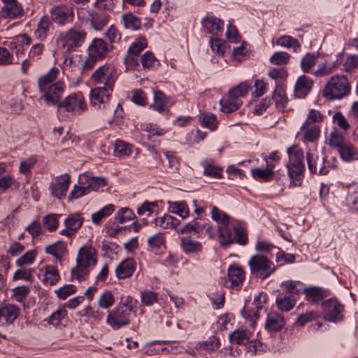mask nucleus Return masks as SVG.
I'll return each instance as SVG.
<instances>
[{"label": "nucleus", "instance_id": "nucleus-1", "mask_svg": "<svg viewBox=\"0 0 358 358\" xmlns=\"http://www.w3.org/2000/svg\"><path fill=\"white\" fill-rule=\"evenodd\" d=\"M59 74V69L52 67L45 74L39 77L38 85L39 92L41 93L40 101L48 106H57L59 112L66 117L80 115L87 109L83 94L80 92L71 94L60 101L65 85L57 80Z\"/></svg>", "mask_w": 358, "mask_h": 358}, {"label": "nucleus", "instance_id": "nucleus-2", "mask_svg": "<svg viewBox=\"0 0 358 358\" xmlns=\"http://www.w3.org/2000/svg\"><path fill=\"white\" fill-rule=\"evenodd\" d=\"M211 218L218 224V241L223 248H229L233 243L246 245L248 234L242 223L229 217L216 206L211 207Z\"/></svg>", "mask_w": 358, "mask_h": 358}, {"label": "nucleus", "instance_id": "nucleus-3", "mask_svg": "<svg viewBox=\"0 0 358 358\" xmlns=\"http://www.w3.org/2000/svg\"><path fill=\"white\" fill-rule=\"evenodd\" d=\"M96 251L91 245L79 248L76 258V266L71 271V279L82 281L96 264Z\"/></svg>", "mask_w": 358, "mask_h": 358}, {"label": "nucleus", "instance_id": "nucleus-4", "mask_svg": "<svg viewBox=\"0 0 358 358\" xmlns=\"http://www.w3.org/2000/svg\"><path fill=\"white\" fill-rule=\"evenodd\" d=\"M350 92V85L344 75L336 74L327 82L322 92L324 97L329 100H339Z\"/></svg>", "mask_w": 358, "mask_h": 358}, {"label": "nucleus", "instance_id": "nucleus-5", "mask_svg": "<svg viewBox=\"0 0 358 358\" xmlns=\"http://www.w3.org/2000/svg\"><path fill=\"white\" fill-rule=\"evenodd\" d=\"M289 164L287 165L288 174L293 186H300L302 180L303 172L305 170L303 152L297 146H292L287 149Z\"/></svg>", "mask_w": 358, "mask_h": 358}, {"label": "nucleus", "instance_id": "nucleus-6", "mask_svg": "<svg viewBox=\"0 0 358 358\" xmlns=\"http://www.w3.org/2000/svg\"><path fill=\"white\" fill-rule=\"evenodd\" d=\"M248 265L251 275L259 279L268 278L276 268L271 257L262 255H252Z\"/></svg>", "mask_w": 358, "mask_h": 358}, {"label": "nucleus", "instance_id": "nucleus-7", "mask_svg": "<svg viewBox=\"0 0 358 358\" xmlns=\"http://www.w3.org/2000/svg\"><path fill=\"white\" fill-rule=\"evenodd\" d=\"M86 37V32L74 25L66 32H61L56 37V43L70 52L82 45Z\"/></svg>", "mask_w": 358, "mask_h": 358}, {"label": "nucleus", "instance_id": "nucleus-8", "mask_svg": "<svg viewBox=\"0 0 358 358\" xmlns=\"http://www.w3.org/2000/svg\"><path fill=\"white\" fill-rule=\"evenodd\" d=\"M117 78V73L113 64H105L97 68L92 74L91 80L94 84L103 85V88L113 90Z\"/></svg>", "mask_w": 358, "mask_h": 358}, {"label": "nucleus", "instance_id": "nucleus-9", "mask_svg": "<svg viewBox=\"0 0 358 358\" xmlns=\"http://www.w3.org/2000/svg\"><path fill=\"white\" fill-rule=\"evenodd\" d=\"M77 16L79 20L89 23L90 27L96 31H101L108 22V15L105 13H99L84 8L77 10Z\"/></svg>", "mask_w": 358, "mask_h": 358}, {"label": "nucleus", "instance_id": "nucleus-10", "mask_svg": "<svg viewBox=\"0 0 358 358\" xmlns=\"http://www.w3.org/2000/svg\"><path fill=\"white\" fill-rule=\"evenodd\" d=\"M131 313L115 306L108 311L106 322L113 329L117 330L130 324Z\"/></svg>", "mask_w": 358, "mask_h": 358}, {"label": "nucleus", "instance_id": "nucleus-11", "mask_svg": "<svg viewBox=\"0 0 358 358\" xmlns=\"http://www.w3.org/2000/svg\"><path fill=\"white\" fill-rule=\"evenodd\" d=\"M325 320L337 323L343 320V306L336 299H329L322 303Z\"/></svg>", "mask_w": 358, "mask_h": 358}, {"label": "nucleus", "instance_id": "nucleus-12", "mask_svg": "<svg viewBox=\"0 0 358 358\" xmlns=\"http://www.w3.org/2000/svg\"><path fill=\"white\" fill-rule=\"evenodd\" d=\"M52 20L58 26L63 27L73 21L74 12L71 7L57 5L50 10Z\"/></svg>", "mask_w": 358, "mask_h": 358}, {"label": "nucleus", "instance_id": "nucleus-13", "mask_svg": "<svg viewBox=\"0 0 358 358\" xmlns=\"http://www.w3.org/2000/svg\"><path fill=\"white\" fill-rule=\"evenodd\" d=\"M113 90L101 87H95L90 91V103L99 110H108L110 107L109 100Z\"/></svg>", "mask_w": 358, "mask_h": 358}, {"label": "nucleus", "instance_id": "nucleus-14", "mask_svg": "<svg viewBox=\"0 0 358 358\" xmlns=\"http://www.w3.org/2000/svg\"><path fill=\"white\" fill-rule=\"evenodd\" d=\"M147 47L145 38L139 37L131 43L127 50V55L124 59L127 68L136 67L138 65V56Z\"/></svg>", "mask_w": 358, "mask_h": 358}, {"label": "nucleus", "instance_id": "nucleus-15", "mask_svg": "<svg viewBox=\"0 0 358 358\" xmlns=\"http://www.w3.org/2000/svg\"><path fill=\"white\" fill-rule=\"evenodd\" d=\"M267 301L268 295L264 292L259 293L253 299V305L256 310H246L245 307L241 310V315L248 320L250 326L254 327L256 320L259 318V310L264 308Z\"/></svg>", "mask_w": 358, "mask_h": 358}, {"label": "nucleus", "instance_id": "nucleus-16", "mask_svg": "<svg viewBox=\"0 0 358 358\" xmlns=\"http://www.w3.org/2000/svg\"><path fill=\"white\" fill-rule=\"evenodd\" d=\"M245 273L241 266L236 264L230 265L227 270V280L225 282V286L233 290H239L241 289Z\"/></svg>", "mask_w": 358, "mask_h": 358}, {"label": "nucleus", "instance_id": "nucleus-17", "mask_svg": "<svg viewBox=\"0 0 358 358\" xmlns=\"http://www.w3.org/2000/svg\"><path fill=\"white\" fill-rule=\"evenodd\" d=\"M84 218L80 213L69 215L64 222L65 229H62L59 234L66 237H71L81 227Z\"/></svg>", "mask_w": 358, "mask_h": 358}, {"label": "nucleus", "instance_id": "nucleus-18", "mask_svg": "<svg viewBox=\"0 0 358 358\" xmlns=\"http://www.w3.org/2000/svg\"><path fill=\"white\" fill-rule=\"evenodd\" d=\"M20 308L14 304H5L0 306V325L10 324L18 317Z\"/></svg>", "mask_w": 358, "mask_h": 358}, {"label": "nucleus", "instance_id": "nucleus-19", "mask_svg": "<svg viewBox=\"0 0 358 358\" xmlns=\"http://www.w3.org/2000/svg\"><path fill=\"white\" fill-rule=\"evenodd\" d=\"M70 182V176L68 174L57 177L50 185L51 194L57 199H62L66 195Z\"/></svg>", "mask_w": 358, "mask_h": 358}, {"label": "nucleus", "instance_id": "nucleus-20", "mask_svg": "<svg viewBox=\"0 0 358 358\" xmlns=\"http://www.w3.org/2000/svg\"><path fill=\"white\" fill-rule=\"evenodd\" d=\"M336 57L337 59L336 61L320 63L317 69L313 72V75L316 78H322L331 74L338 69L342 59L344 57V54L343 52H340Z\"/></svg>", "mask_w": 358, "mask_h": 358}, {"label": "nucleus", "instance_id": "nucleus-21", "mask_svg": "<svg viewBox=\"0 0 358 358\" xmlns=\"http://www.w3.org/2000/svg\"><path fill=\"white\" fill-rule=\"evenodd\" d=\"M172 106L171 99L160 91L153 92V103L149 108L161 114H164L169 110Z\"/></svg>", "mask_w": 358, "mask_h": 358}, {"label": "nucleus", "instance_id": "nucleus-22", "mask_svg": "<svg viewBox=\"0 0 358 358\" xmlns=\"http://www.w3.org/2000/svg\"><path fill=\"white\" fill-rule=\"evenodd\" d=\"M297 136L301 138L303 143H314L320 136V128L317 124H308L303 123L297 133Z\"/></svg>", "mask_w": 358, "mask_h": 358}, {"label": "nucleus", "instance_id": "nucleus-23", "mask_svg": "<svg viewBox=\"0 0 358 358\" xmlns=\"http://www.w3.org/2000/svg\"><path fill=\"white\" fill-rule=\"evenodd\" d=\"M182 251L187 255H197L202 251V243L191 236H183L180 239Z\"/></svg>", "mask_w": 358, "mask_h": 358}, {"label": "nucleus", "instance_id": "nucleus-24", "mask_svg": "<svg viewBox=\"0 0 358 358\" xmlns=\"http://www.w3.org/2000/svg\"><path fill=\"white\" fill-rule=\"evenodd\" d=\"M38 278L45 285H55L60 278L58 269L52 265H48L42 268Z\"/></svg>", "mask_w": 358, "mask_h": 358}, {"label": "nucleus", "instance_id": "nucleus-25", "mask_svg": "<svg viewBox=\"0 0 358 358\" xmlns=\"http://www.w3.org/2000/svg\"><path fill=\"white\" fill-rule=\"evenodd\" d=\"M136 262L132 258H127L120 262L115 268V275L118 279L129 278L136 269Z\"/></svg>", "mask_w": 358, "mask_h": 358}, {"label": "nucleus", "instance_id": "nucleus-26", "mask_svg": "<svg viewBox=\"0 0 358 358\" xmlns=\"http://www.w3.org/2000/svg\"><path fill=\"white\" fill-rule=\"evenodd\" d=\"M285 324L284 317L276 312H271L267 315L265 329L268 332H277L280 331Z\"/></svg>", "mask_w": 358, "mask_h": 358}, {"label": "nucleus", "instance_id": "nucleus-27", "mask_svg": "<svg viewBox=\"0 0 358 358\" xmlns=\"http://www.w3.org/2000/svg\"><path fill=\"white\" fill-rule=\"evenodd\" d=\"M2 11L8 17L16 18L23 15L24 10L17 0H1Z\"/></svg>", "mask_w": 358, "mask_h": 358}, {"label": "nucleus", "instance_id": "nucleus-28", "mask_svg": "<svg viewBox=\"0 0 358 358\" xmlns=\"http://www.w3.org/2000/svg\"><path fill=\"white\" fill-rule=\"evenodd\" d=\"M204 29L212 35H222L224 30V22L216 17H208L202 20Z\"/></svg>", "mask_w": 358, "mask_h": 358}, {"label": "nucleus", "instance_id": "nucleus-29", "mask_svg": "<svg viewBox=\"0 0 358 358\" xmlns=\"http://www.w3.org/2000/svg\"><path fill=\"white\" fill-rule=\"evenodd\" d=\"M313 85V80L306 76H300L295 85V95L296 97L305 98L310 92Z\"/></svg>", "mask_w": 358, "mask_h": 358}, {"label": "nucleus", "instance_id": "nucleus-30", "mask_svg": "<svg viewBox=\"0 0 358 358\" xmlns=\"http://www.w3.org/2000/svg\"><path fill=\"white\" fill-rule=\"evenodd\" d=\"M50 26L51 21L48 16H42L34 31V38L40 41H45L49 33Z\"/></svg>", "mask_w": 358, "mask_h": 358}, {"label": "nucleus", "instance_id": "nucleus-31", "mask_svg": "<svg viewBox=\"0 0 358 358\" xmlns=\"http://www.w3.org/2000/svg\"><path fill=\"white\" fill-rule=\"evenodd\" d=\"M167 204L169 213L177 215L182 220H185L189 216V209L185 201H169Z\"/></svg>", "mask_w": 358, "mask_h": 358}, {"label": "nucleus", "instance_id": "nucleus-32", "mask_svg": "<svg viewBox=\"0 0 358 358\" xmlns=\"http://www.w3.org/2000/svg\"><path fill=\"white\" fill-rule=\"evenodd\" d=\"M243 104L242 100L237 99L228 93L227 97L220 101V110L224 113H231L237 110Z\"/></svg>", "mask_w": 358, "mask_h": 358}, {"label": "nucleus", "instance_id": "nucleus-33", "mask_svg": "<svg viewBox=\"0 0 358 358\" xmlns=\"http://www.w3.org/2000/svg\"><path fill=\"white\" fill-rule=\"evenodd\" d=\"M31 38L26 34L16 36L10 42V46L15 50L17 56L23 54L24 50L31 45Z\"/></svg>", "mask_w": 358, "mask_h": 358}, {"label": "nucleus", "instance_id": "nucleus-34", "mask_svg": "<svg viewBox=\"0 0 358 358\" xmlns=\"http://www.w3.org/2000/svg\"><path fill=\"white\" fill-rule=\"evenodd\" d=\"M318 58V54L315 52H308L305 54L301 58L300 61V66L303 73H311L313 75V72L315 69V66L317 64Z\"/></svg>", "mask_w": 358, "mask_h": 358}, {"label": "nucleus", "instance_id": "nucleus-35", "mask_svg": "<svg viewBox=\"0 0 358 358\" xmlns=\"http://www.w3.org/2000/svg\"><path fill=\"white\" fill-rule=\"evenodd\" d=\"M304 294L307 301L318 303L327 296L326 290L318 286L306 287Z\"/></svg>", "mask_w": 358, "mask_h": 358}, {"label": "nucleus", "instance_id": "nucleus-36", "mask_svg": "<svg viewBox=\"0 0 358 358\" xmlns=\"http://www.w3.org/2000/svg\"><path fill=\"white\" fill-rule=\"evenodd\" d=\"M108 52V48L105 41L101 38H96L89 48V53L92 57L99 59L105 57Z\"/></svg>", "mask_w": 358, "mask_h": 358}, {"label": "nucleus", "instance_id": "nucleus-37", "mask_svg": "<svg viewBox=\"0 0 358 358\" xmlns=\"http://www.w3.org/2000/svg\"><path fill=\"white\" fill-rule=\"evenodd\" d=\"M252 332L248 329H236L229 335V341L236 345H246L250 340Z\"/></svg>", "mask_w": 358, "mask_h": 358}, {"label": "nucleus", "instance_id": "nucleus-38", "mask_svg": "<svg viewBox=\"0 0 358 358\" xmlns=\"http://www.w3.org/2000/svg\"><path fill=\"white\" fill-rule=\"evenodd\" d=\"M276 44L287 49L292 48L295 53L299 52L301 50V45L299 41L289 35L280 36L276 41Z\"/></svg>", "mask_w": 358, "mask_h": 358}, {"label": "nucleus", "instance_id": "nucleus-39", "mask_svg": "<svg viewBox=\"0 0 358 358\" xmlns=\"http://www.w3.org/2000/svg\"><path fill=\"white\" fill-rule=\"evenodd\" d=\"M338 152L341 159L345 162H352L358 159V150L349 142H345L338 149Z\"/></svg>", "mask_w": 358, "mask_h": 358}, {"label": "nucleus", "instance_id": "nucleus-40", "mask_svg": "<svg viewBox=\"0 0 358 358\" xmlns=\"http://www.w3.org/2000/svg\"><path fill=\"white\" fill-rule=\"evenodd\" d=\"M115 210V206L113 204H107L99 209L98 211L94 213L91 215V220L93 224L96 225L100 224L102 220L110 216Z\"/></svg>", "mask_w": 358, "mask_h": 358}, {"label": "nucleus", "instance_id": "nucleus-41", "mask_svg": "<svg viewBox=\"0 0 358 358\" xmlns=\"http://www.w3.org/2000/svg\"><path fill=\"white\" fill-rule=\"evenodd\" d=\"M275 302L278 309L284 312L289 311L295 305L294 296L288 294L278 295Z\"/></svg>", "mask_w": 358, "mask_h": 358}, {"label": "nucleus", "instance_id": "nucleus-42", "mask_svg": "<svg viewBox=\"0 0 358 358\" xmlns=\"http://www.w3.org/2000/svg\"><path fill=\"white\" fill-rule=\"evenodd\" d=\"M154 222L156 226H159L164 229H175L180 223L179 220L169 214L155 219Z\"/></svg>", "mask_w": 358, "mask_h": 358}, {"label": "nucleus", "instance_id": "nucleus-43", "mask_svg": "<svg viewBox=\"0 0 358 358\" xmlns=\"http://www.w3.org/2000/svg\"><path fill=\"white\" fill-rule=\"evenodd\" d=\"M159 206L157 201H145L137 208V213L140 216L149 217L152 214L157 213Z\"/></svg>", "mask_w": 358, "mask_h": 358}, {"label": "nucleus", "instance_id": "nucleus-44", "mask_svg": "<svg viewBox=\"0 0 358 358\" xmlns=\"http://www.w3.org/2000/svg\"><path fill=\"white\" fill-rule=\"evenodd\" d=\"M80 180H85L90 190L98 191L106 185V180L102 177L84 175L80 177Z\"/></svg>", "mask_w": 358, "mask_h": 358}, {"label": "nucleus", "instance_id": "nucleus-45", "mask_svg": "<svg viewBox=\"0 0 358 358\" xmlns=\"http://www.w3.org/2000/svg\"><path fill=\"white\" fill-rule=\"evenodd\" d=\"M45 252L61 260L66 252V244L63 241H57L45 247Z\"/></svg>", "mask_w": 358, "mask_h": 358}, {"label": "nucleus", "instance_id": "nucleus-46", "mask_svg": "<svg viewBox=\"0 0 358 358\" xmlns=\"http://www.w3.org/2000/svg\"><path fill=\"white\" fill-rule=\"evenodd\" d=\"M115 296L110 290L103 291L97 299V305L99 308L109 309L115 303Z\"/></svg>", "mask_w": 358, "mask_h": 358}, {"label": "nucleus", "instance_id": "nucleus-47", "mask_svg": "<svg viewBox=\"0 0 358 358\" xmlns=\"http://www.w3.org/2000/svg\"><path fill=\"white\" fill-rule=\"evenodd\" d=\"M142 130L147 133L148 138H158L166 134L167 130L156 124L148 123L142 126Z\"/></svg>", "mask_w": 358, "mask_h": 358}, {"label": "nucleus", "instance_id": "nucleus-48", "mask_svg": "<svg viewBox=\"0 0 358 358\" xmlns=\"http://www.w3.org/2000/svg\"><path fill=\"white\" fill-rule=\"evenodd\" d=\"M282 286L284 287L287 292L288 294H296L299 295L304 294L306 287L304 284L300 281L295 280H287L282 283Z\"/></svg>", "mask_w": 358, "mask_h": 358}, {"label": "nucleus", "instance_id": "nucleus-49", "mask_svg": "<svg viewBox=\"0 0 358 358\" xmlns=\"http://www.w3.org/2000/svg\"><path fill=\"white\" fill-rule=\"evenodd\" d=\"M136 218L134 212L128 207L120 208L115 215V220L120 224H124Z\"/></svg>", "mask_w": 358, "mask_h": 358}, {"label": "nucleus", "instance_id": "nucleus-50", "mask_svg": "<svg viewBox=\"0 0 358 358\" xmlns=\"http://www.w3.org/2000/svg\"><path fill=\"white\" fill-rule=\"evenodd\" d=\"M80 180L82 185H73V189L71 190L69 195V200L72 201L78 199L90 193V187H87L86 182H83V180Z\"/></svg>", "mask_w": 358, "mask_h": 358}, {"label": "nucleus", "instance_id": "nucleus-51", "mask_svg": "<svg viewBox=\"0 0 358 358\" xmlns=\"http://www.w3.org/2000/svg\"><path fill=\"white\" fill-rule=\"evenodd\" d=\"M34 271V268L20 267L14 273L13 279V280H23L31 283L34 280L33 275Z\"/></svg>", "mask_w": 358, "mask_h": 358}, {"label": "nucleus", "instance_id": "nucleus-52", "mask_svg": "<svg viewBox=\"0 0 358 358\" xmlns=\"http://www.w3.org/2000/svg\"><path fill=\"white\" fill-rule=\"evenodd\" d=\"M329 145L338 150L346 142L343 132L337 129L332 130L327 138Z\"/></svg>", "mask_w": 358, "mask_h": 358}, {"label": "nucleus", "instance_id": "nucleus-53", "mask_svg": "<svg viewBox=\"0 0 358 358\" xmlns=\"http://www.w3.org/2000/svg\"><path fill=\"white\" fill-rule=\"evenodd\" d=\"M252 176L257 180L268 182L270 181L273 176V171L268 168H254L251 171Z\"/></svg>", "mask_w": 358, "mask_h": 358}, {"label": "nucleus", "instance_id": "nucleus-54", "mask_svg": "<svg viewBox=\"0 0 358 358\" xmlns=\"http://www.w3.org/2000/svg\"><path fill=\"white\" fill-rule=\"evenodd\" d=\"M141 62L143 69L148 70L154 69L157 68L159 64V61L150 51L145 52L141 56Z\"/></svg>", "mask_w": 358, "mask_h": 358}, {"label": "nucleus", "instance_id": "nucleus-55", "mask_svg": "<svg viewBox=\"0 0 358 358\" xmlns=\"http://www.w3.org/2000/svg\"><path fill=\"white\" fill-rule=\"evenodd\" d=\"M66 316L67 310L65 309V307L59 306L45 320V321L54 327H57L60 324L62 320Z\"/></svg>", "mask_w": 358, "mask_h": 358}, {"label": "nucleus", "instance_id": "nucleus-56", "mask_svg": "<svg viewBox=\"0 0 358 358\" xmlns=\"http://www.w3.org/2000/svg\"><path fill=\"white\" fill-rule=\"evenodd\" d=\"M250 88L251 85L248 82L245 81L231 88L229 93L237 99L241 100V98L247 95Z\"/></svg>", "mask_w": 358, "mask_h": 358}, {"label": "nucleus", "instance_id": "nucleus-57", "mask_svg": "<svg viewBox=\"0 0 358 358\" xmlns=\"http://www.w3.org/2000/svg\"><path fill=\"white\" fill-rule=\"evenodd\" d=\"M199 122L203 127L214 131L217 129L219 123L217 117L212 113H206L199 118Z\"/></svg>", "mask_w": 358, "mask_h": 358}, {"label": "nucleus", "instance_id": "nucleus-58", "mask_svg": "<svg viewBox=\"0 0 358 358\" xmlns=\"http://www.w3.org/2000/svg\"><path fill=\"white\" fill-rule=\"evenodd\" d=\"M60 215L50 213L43 217V226L49 231H55L59 226V217Z\"/></svg>", "mask_w": 358, "mask_h": 358}, {"label": "nucleus", "instance_id": "nucleus-59", "mask_svg": "<svg viewBox=\"0 0 358 358\" xmlns=\"http://www.w3.org/2000/svg\"><path fill=\"white\" fill-rule=\"evenodd\" d=\"M122 21L125 28L138 30L141 28V21L138 17L131 13H127L122 16Z\"/></svg>", "mask_w": 358, "mask_h": 358}, {"label": "nucleus", "instance_id": "nucleus-60", "mask_svg": "<svg viewBox=\"0 0 358 358\" xmlns=\"http://www.w3.org/2000/svg\"><path fill=\"white\" fill-rule=\"evenodd\" d=\"M115 155L117 157H127L131 153V145L123 141L116 140L114 146Z\"/></svg>", "mask_w": 358, "mask_h": 358}, {"label": "nucleus", "instance_id": "nucleus-61", "mask_svg": "<svg viewBox=\"0 0 358 358\" xmlns=\"http://www.w3.org/2000/svg\"><path fill=\"white\" fill-rule=\"evenodd\" d=\"M255 249L257 255L268 256L273 250L278 249L273 243L266 241H258L255 243Z\"/></svg>", "mask_w": 358, "mask_h": 358}, {"label": "nucleus", "instance_id": "nucleus-62", "mask_svg": "<svg viewBox=\"0 0 358 358\" xmlns=\"http://www.w3.org/2000/svg\"><path fill=\"white\" fill-rule=\"evenodd\" d=\"M346 201L349 206L358 211V185L349 187Z\"/></svg>", "mask_w": 358, "mask_h": 358}, {"label": "nucleus", "instance_id": "nucleus-63", "mask_svg": "<svg viewBox=\"0 0 358 358\" xmlns=\"http://www.w3.org/2000/svg\"><path fill=\"white\" fill-rule=\"evenodd\" d=\"M36 257V252L35 250H29L20 258H18L16 260L15 264L19 267L31 265L34 262Z\"/></svg>", "mask_w": 358, "mask_h": 358}, {"label": "nucleus", "instance_id": "nucleus-64", "mask_svg": "<svg viewBox=\"0 0 358 358\" xmlns=\"http://www.w3.org/2000/svg\"><path fill=\"white\" fill-rule=\"evenodd\" d=\"M158 301V294L152 290H145L141 293V301L145 306H150Z\"/></svg>", "mask_w": 358, "mask_h": 358}]
</instances>
